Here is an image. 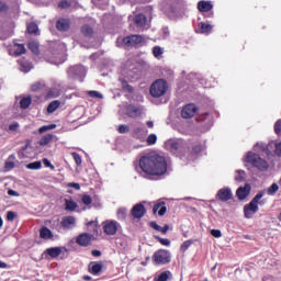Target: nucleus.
I'll list each match as a JSON object with an SVG mask.
<instances>
[{"label":"nucleus","instance_id":"1","mask_svg":"<svg viewBox=\"0 0 281 281\" xmlns=\"http://www.w3.org/2000/svg\"><path fill=\"white\" fill-rule=\"evenodd\" d=\"M139 167L145 175H151L153 177H161L168 172L166 158L155 153L143 156L139 160Z\"/></svg>","mask_w":281,"mask_h":281},{"label":"nucleus","instance_id":"2","mask_svg":"<svg viewBox=\"0 0 281 281\" xmlns=\"http://www.w3.org/2000/svg\"><path fill=\"white\" fill-rule=\"evenodd\" d=\"M243 164L248 170L249 168H255L259 170V172H267V170H269V162L254 151H248L244 155Z\"/></svg>","mask_w":281,"mask_h":281},{"label":"nucleus","instance_id":"3","mask_svg":"<svg viewBox=\"0 0 281 281\" xmlns=\"http://www.w3.org/2000/svg\"><path fill=\"white\" fill-rule=\"evenodd\" d=\"M265 196V191H261L256 194V196L250 201V203L244 206V216L245 218H254V215L258 212L260 205V199Z\"/></svg>","mask_w":281,"mask_h":281},{"label":"nucleus","instance_id":"4","mask_svg":"<svg viewBox=\"0 0 281 281\" xmlns=\"http://www.w3.org/2000/svg\"><path fill=\"white\" fill-rule=\"evenodd\" d=\"M167 92L168 82L164 79H158L150 86V95H153V98H161L166 95Z\"/></svg>","mask_w":281,"mask_h":281},{"label":"nucleus","instance_id":"5","mask_svg":"<svg viewBox=\"0 0 281 281\" xmlns=\"http://www.w3.org/2000/svg\"><path fill=\"white\" fill-rule=\"evenodd\" d=\"M140 43H144V37L142 35L119 37L116 41L117 47H135V45H140Z\"/></svg>","mask_w":281,"mask_h":281},{"label":"nucleus","instance_id":"6","mask_svg":"<svg viewBox=\"0 0 281 281\" xmlns=\"http://www.w3.org/2000/svg\"><path fill=\"white\" fill-rule=\"evenodd\" d=\"M102 229L106 236H115L122 229V225L115 220H105L102 222Z\"/></svg>","mask_w":281,"mask_h":281},{"label":"nucleus","instance_id":"7","mask_svg":"<svg viewBox=\"0 0 281 281\" xmlns=\"http://www.w3.org/2000/svg\"><path fill=\"white\" fill-rule=\"evenodd\" d=\"M165 148L166 150H169L170 153H173L175 155H177V157H179L180 153H183L184 147H183V140L181 139H168L165 143Z\"/></svg>","mask_w":281,"mask_h":281},{"label":"nucleus","instance_id":"8","mask_svg":"<svg viewBox=\"0 0 281 281\" xmlns=\"http://www.w3.org/2000/svg\"><path fill=\"white\" fill-rule=\"evenodd\" d=\"M170 251L166 249H159L153 255L155 265H168L170 262Z\"/></svg>","mask_w":281,"mask_h":281},{"label":"nucleus","instance_id":"9","mask_svg":"<svg viewBox=\"0 0 281 281\" xmlns=\"http://www.w3.org/2000/svg\"><path fill=\"white\" fill-rule=\"evenodd\" d=\"M196 105L188 104L182 109L181 115L184 120H190V117H194L196 115Z\"/></svg>","mask_w":281,"mask_h":281},{"label":"nucleus","instance_id":"10","mask_svg":"<svg viewBox=\"0 0 281 281\" xmlns=\"http://www.w3.org/2000/svg\"><path fill=\"white\" fill-rule=\"evenodd\" d=\"M232 196H233V193H232V189L229 188L220 189L216 194V199H218L220 201H223L224 203L229 201Z\"/></svg>","mask_w":281,"mask_h":281},{"label":"nucleus","instance_id":"11","mask_svg":"<svg viewBox=\"0 0 281 281\" xmlns=\"http://www.w3.org/2000/svg\"><path fill=\"white\" fill-rule=\"evenodd\" d=\"M251 192V186L245 184V187H239L236 191V196L239 199V201H245L247 196H249Z\"/></svg>","mask_w":281,"mask_h":281},{"label":"nucleus","instance_id":"12","mask_svg":"<svg viewBox=\"0 0 281 281\" xmlns=\"http://www.w3.org/2000/svg\"><path fill=\"white\" fill-rule=\"evenodd\" d=\"M10 56H21L25 54V46L23 44L13 43L9 48Z\"/></svg>","mask_w":281,"mask_h":281},{"label":"nucleus","instance_id":"13","mask_svg":"<svg viewBox=\"0 0 281 281\" xmlns=\"http://www.w3.org/2000/svg\"><path fill=\"white\" fill-rule=\"evenodd\" d=\"M144 113V109L136 105H128L127 106V115L130 117H139Z\"/></svg>","mask_w":281,"mask_h":281},{"label":"nucleus","instance_id":"14","mask_svg":"<svg viewBox=\"0 0 281 281\" xmlns=\"http://www.w3.org/2000/svg\"><path fill=\"white\" fill-rule=\"evenodd\" d=\"M61 226L65 229H74V227H76V217H74V216H65L61 220Z\"/></svg>","mask_w":281,"mask_h":281},{"label":"nucleus","instance_id":"15","mask_svg":"<svg viewBox=\"0 0 281 281\" xmlns=\"http://www.w3.org/2000/svg\"><path fill=\"white\" fill-rule=\"evenodd\" d=\"M144 214H146V209L143 204H136L132 209V216H134V218H142Z\"/></svg>","mask_w":281,"mask_h":281},{"label":"nucleus","instance_id":"16","mask_svg":"<svg viewBox=\"0 0 281 281\" xmlns=\"http://www.w3.org/2000/svg\"><path fill=\"white\" fill-rule=\"evenodd\" d=\"M77 244L81 247H89L91 245V235L89 234H81L77 237Z\"/></svg>","mask_w":281,"mask_h":281},{"label":"nucleus","instance_id":"17","mask_svg":"<svg viewBox=\"0 0 281 281\" xmlns=\"http://www.w3.org/2000/svg\"><path fill=\"white\" fill-rule=\"evenodd\" d=\"M125 74L131 80H137L139 78V69L135 66H127Z\"/></svg>","mask_w":281,"mask_h":281},{"label":"nucleus","instance_id":"18","mask_svg":"<svg viewBox=\"0 0 281 281\" xmlns=\"http://www.w3.org/2000/svg\"><path fill=\"white\" fill-rule=\"evenodd\" d=\"M40 237L43 238V240H52L54 238V233L47 227H42L40 231Z\"/></svg>","mask_w":281,"mask_h":281},{"label":"nucleus","instance_id":"19","mask_svg":"<svg viewBox=\"0 0 281 281\" xmlns=\"http://www.w3.org/2000/svg\"><path fill=\"white\" fill-rule=\"evenodd\" d=\"M46 254L49 258H58L63 254V247L48 248L46 249Z\"/></svg>","mask_w":281,"mask_h":281},{"label":"nucleus","instance_id":"20","mask_svg":"<svg viewBox=\"0 0 281 281\" xmlns=\"http://www.w3.org/2000/svg\"><path fill=\"white\" fill-rule=\"evenodd\" d=\"M153 212H154V214H157V212H158L159 216H164V214H166V212H167L166 202L157 203L154 206Z\"/></svg>","mask_w":281,"mask_h":281},{"label":"nucleus","instance_id":"21","mask_svg":"<svg viewBox=\"0 0 281 281\" xmlns=\"http://www.w3.org/2000/svg\"><path fill=\"white\" fill-rule=\"evenodd\" d=\"M213 5L211 1H200L198 3V10L200 12H210L212 10Z\"/></svg>","mask_w":281,"mask_h":281},{"label":"nucleus","instance_id":"22","mask_svg":"<svg viewBox=\"0 0 281 281\" xmlns=\"http://www.w3.org/2000/svg\"><path fill=\"white\" fill-rule=\"evenodd\" d=\"M56 27L60 32H66V30H69V20H66V19L58 20Z\"/></svg>","mask_w":281,"mask_h":281},{"label":"nucleus","instance_id":"23","mask_svg":"<svg viewBox=\"0 0 281 281\" xmlns=\"http://www.w3.org/2000/svg\"><path fill=\"white\" fill-rule=\"evenodd\" d=\"M76 207H78V203H76V201H74L72 199L65 200V210H67V212H74Z\"/></svg>","mask_w":281,"mask_h":281},{"label":"nucleus","instance_id":"24","mask_svg":"<svg viewBox=\"0 0 281 281\" xmlns=\"http://www.w3.org/2000/svg\"><path fill=\"white\" fill-rule=\"evenodd\" d=\"M70 71L72 74H75L76 76H79L80 78H82L87 74V69H85V67H82V66H75V67L70 68Z\"/></svg>","mask_w":281,"mask_h":281},{"label":"nucleus","instance_id":"25","mask_svg":"<svg viewBox=\"0 0 281 281\" xmlns=\"http://www.w3.org/2000/svg\"><path fill=\"white\" fill-rule=\"evenodd\" d=\"M134 21H135V24H136L138 27H146V22H147L146 15H144V14H138V15L135 16Z\"/></svg>","mask_w":281,"mask_h":281},{"label":"nucleus","instance_id":"26","mask_svg":"<svg viewBox=\"0 0 281 281\" xmlns=\"http://www.w3.org/2000/svg\"><path fill=\"white\" fill-rule=\"evenodd\" d=\"M150 226L153 227V229H156V232H161V234H168V229H170V226L168 224L161 227L157 223L151 222Z\"/></svg>","mask_w":281,"mask_h":281},{"label":"nucleus","instance_id":"27","mask_svg":"<svg viewBox=\"0 0 281 281\" xmlns=\"http://www.w3.org/2000/svg\"><path fill=\"white\" fill-rule=\"evenodd\" d=\"M89 269H90V273H92V276H98V273H100V271H102V263H90Z\"/></svg>","mask_w":281,"mask_h":281},{"label":"nucleus","instance_id":"28","mask_svg":"<svg viewBox=\"0 0 281 281\" xmlns=\"http://www.w3.org/2000/svg\"><path fill=\"white\" fill-rule=\"evenodd\" d=\"M172 278V273L170 271L161 272L154 281H168Z\"/></svg>","mask_w":281,"mask_h":281},{"label":"nucleus","instance_id":"29","mask_svg":"<svg viewBox=\"0 0 281 281\" xmlns=\"http://www.w3.org/2000/svg\"><path fill=\"white\" fill-rule=\"evenodd\" d=\"M245 177H247L245 170H237L235 172V181H237V183H243V181H245Z\"/></svg>","mask_w":281,"mask_h":281},{"label":"nucleus","instance_id":"30","mask_svg":"<svg viewBox=\"0 0 281 281\" xmlns=\"http://www.w3.org/2000/svg\"><path fill=\"white\" fill-rule=\"evenodd\" d=\"M201 34H210L212 32V25L207 23H200L199 24Z\"/></svg>","mask_w":281,"mask_h":281},{"label":"nucleus","instance_id":"31","mask_svg":"<svg viewBox=\"0 0 281 281\" xmlns=\"http://www.w3.org/2000/svg\"><path fill=\"white\" fill-rule=\"evenodd\" d=\"M42 167H43V164L41 161H34L26 165V168L29 170H41Z\"/></svg>","mask_w":281,"mask_h":281},{"label":"nucleus","instance_id":"32","mask_svg":"<svg viewBox=\"0 0 281 281\" xmlns=\"http://www.w3.org/2000/svg\"><path fill=\"white\" fill-rule=\"evenodd\" d=\"M52 139H54V136L52 134L43 136L42 139L40 140V146H47V144H49Z\"/></svg>","mask_w":281,"mask_h":281},{"label":"nucleus","instance_id":"33","mask_svg":"<svg viewBox=\"0 0 281 281\" xmlns=\"http://www.w3.org/2000/svg\"><path fill=\"white\" fill-rule=\"evenodd\" d=\"M278 190H280V187L278 186V183H272L271 187H269L267 189V193L270 195V196H273L276 194V192H278Z\"/></svg>","mask_w":281,"mask_h":281},{"label":"nucleus","instance_id":"34","mask_svg":"<svg viewBox=\"0 0 281 281\" xmlns=\"http://www.w3.org/2000/svg\"><path fill=\"white\" fill-rule=\"evenodd\" d=\"M30 104H32V98H30V97L23 98L20 101L21 109H27L30 106Z\"/></svg>","mask_w":281,"mask_h":281},{"label":"nucleus","instance_id":"35","mask_svg":"<svg viewBox=\"0 0 281 281\" xmlns=\"http://www.w3.org/2000/svg\"><path fill=\"white\" fill-rule=\"evenodd\" d=\"M58 106H60V101H53L49 103V105L47 108V112L54 113V111H56V109H58Z\"/></svg>","mask_w":281,"mask_h":281},{"label":"nucleus","instance_id":"36","mask_svg":"<svg viewBox=\"0 0 281 281\" xmlns=\"http://www.w3.org/2000/svg\"><path fill=\"white\" fill-rule=\"evenodd\" d=\"M153 54L155 58H161V56H164V48H161L160 46H155L153 48Z\"/></svg>","mask_w":281,"mask_h":281},{"label":"nucleus","instance_id":"37","mask_svg":"<svg viewBox=\"0 0 281 281\" xmlns=\"http://www.w3.org/2000/svg\"><path fill=\"white\" fill-rule=\"evenodd\" d=\"M27 32L29 34H38V25L36 23H30L27 25Z\"/></svg>","mask_w":281,"mask_h":281},{"label":"nucleus","instance_id":"38","mask_svg":"<svg viewBox=\"0 0 281 281\" xmlns=\"http://www.w3.org/2000/svg\"><path fill=\"white\" fill-rule=\"evenodd\" d=\"M14 157L10 156L4 165L5 170H12L14 168Z\"/></svg>","mask_w":281,"mask_h":281},{"label":"nucleus","instance_id":"39","mask_svg":"<svg viewBox=\"0 0 281 281\" xmlns=\"http://www.w3.org/2000/svg\"><path fill=\"white\" fill-rule=\"evenodd\" d=\"M29 49H31V52H33V54H38V43L34 42V41L30 42Z\"/></svg>","mask_w":281,"mask_h":281},{"label":"nucleus","instance_id":"40","mask_svg":"<svg viewBox=\"0 0 281 281\" xmlns=\"http://www.w3.org/2000/svg\"><path fill=\"white\" fill-rule=\"evenodd\" d=\"M20 69L24 71V74H27L32 69V64L30 63H20Z\"/></svg>","mask_w":281,"mask_h":281},{"label":"nucleus","instance_id":"41","mask_svg":"<svg viewBox=\"0 0 281 281\" xmlns=\"http://www.w3.org/2000/svg\"><path fill=\"white\" fill-rule=\"evenodd\" d=\"M54 128H56V124L44 125L40 127V133H47V131H54Z\"/></svg>","mask_w":281,"mask_h":281},{"label":"nucleus","instance_id":"42","mask_svg":"<svg viewBox=\"0 0 281 281\" xmlns=\"http://www.w3.org/2000/svg\"><path fill=\"white\" fill-rule=\"evenodd\" d=\"M43 87H45V83L37 81L31 86V91H40Z\"/></svg>","mask_w":281,"mask_h":281},{"label":"nucleus","instance_id":"43","mask_svg":"<svg viewBox=\"0 0 281 281\" xmlns=\"http://www.w3.org/2000/svg\"><path fill=\"white\" fill-rule=\"evenodd\" d=\"M147 144H148L149 146H153V145L157 144V135L150 134V135L147 137Z\"/></svg>","mask_w":281,"mask_h":281},{"label":"nucleus","instance_id":"44","mask_svg":"<svg viewBox=\"0 0 281 281\" xmlns=\"http://www.w3.org/2000/svg\"><path fill=\"white\" fill-rule=\"evenodd\" d=\"M192 245V240H186L181 246H180V251L184 252L190 249V246Z\"/></svg>","mask_w":281,"mask_h":281},{"label":"nucleus","instance_id":"45","mask_svg":"<svg viewBox=\"0 0 281 281\" xmlns=\"http://www.w3.org/2000/svg\"><path fill=\"white\" fill-rule=\"evenodd\" d=\"M81 201L83 205H91V203H93V200L91 199V196L87 194L82 195Z\"/></svg>","mask_w":281,"mask_h":281},{"label":"nucleus","instance_id":"46","mask_svg":"<svg viewBox=\"0 0 281 281\" xmlns=\"http://www.w3.org/2000/svg\"><path fill=\"white\" fill-rule=\"evenodd\" d=\"M71 156L75 160V164H77V166H81L82 158L80 157V155L78 153H72Z\"/></svg>","mask_w":281,"mask_h":281},{"label":"nucleus","instance_id":"47","mask_svg":"<svg viewBox=\"0 0 281 281\" xmlns=\"http://www.w3.org/2000/svg\"><path fill=\"white\" fill-rule=\"evenodd\" d=\"M81 32L86 36H89L90 34H92L93 30L89 25H85L82 26Z\"/></svg>","mask_w":281,"mask_h":281},{"label":"nucleus","instance_id":"48","mask_svg":"<svg viewBox=\"0 0 281 281\" xmlns=\"http://www.w3.org/2000/svg\"><path fill=\"white\" fill-rule=\"evenodd\" d=\"M155 238H156L157 240H159L165 247H170V239H168V238H161V237H157V236H155Z\"/></svg>","mask_w":281,"mask_h":281},{"label":"nucleus","instance_id":"49","mask_svg":"<svg viewBox=\"0 0 281 281\" xmlns=\"http://www.w3.org/2000/svg\"><path fill=\"white\" fill-rule=\"evenodd\" d=\"M211 235L214 237V238H221L223 236V233L221 232V229H212L211 231Z\"/></svg>","mask_w":281,"mask_h":281},{"label":"nucleus","instance_id":"50","mask_svg":"<svg viewBox=\"0 0 281 281\" xmlns=\"http://www.w3.org/2000/svg\"><path fill=\"white\" fill-rule=\"evenodd\" d=\"M88 93L91 98H99L100 100H102V98H103L102 93H100L98 91H89Z\"/></svg>","mask_w":281,"mask_h":281},{"label":"nucleus","instance_id":"51","mask_svg":"<svg viewBox=\"0 0 281 281\" xmlns=\"http://www.w3.org/2000/svg\"><path fill=\"white\" fill-rule=\"evenodd\" d=\"M274 131L277 133V135L281 134V120L277 121L274 124Z\"/></svg>","mask_w":281,"mask_h":281},{"label":"nucleus","instance_id":"52","mask_svg":"<svg viewBox=\"0 0 281 281\" xmlns=\"http://www.w3.org/2000/svg\"><path fill=\"white\" fill-rule=\"evenodd\" d=\"M117 216L119 218H126V209H119Z\"/></svg>","mask_w":281,"mask_h":281},{"label":"nucleus","instance_id":"53","mask_svg":"<svg viewBox=\"0 0 281 281\" xmlns=\"http://www.w3.org/2000/svg\"><path fill=\"white\" fill-rule=\"evenodd\" d=\"M14 218H16V213L9 211L7 213V221H14Z\"/></svg>","mask_w":281,"mask_h":281},{"label":"nucleus","instance_id":"54","mask_svg":"<svg viewBox=\"0 0 281 281\" xmlns=\"http://www.w3.org/2000/svg\"><path fill=\"white\" fill-rule=\"evenodd\" d=\"M43 164L46 168H50L52 170H54V165H52V162L49 161V159L44 158L43 159Z\"/></svg>","mask_w":281,"mask_h":281},{"label":"nucleus","instance_id":"55","mask_svg":"<svg viewBox=\"0 0 281 281\" xmlns=\"http://www.w3.org/2000/svg\"><path fill=\"white\" fill-rule=\"evenodd\" d=\"M71 5V2L69 0H64L59 3V8H69Z\"/></svg>","mask_w":281,"mask_h":281},{"label":"nucleus","instance_id":"56","mask_svg":"<svg viewBox=\"0 0 281 281\" xmlns=\"http://www.w3.org/2000/svg\"><path fill=\"white\" fill-rule=\"evenodd\" d=\"M142 131H143L144 135H148V131H147V130H144V128H136V130H135V135H137L138 137H142V136L139 135V133H142Z\"/></svg>","mask_w":281,"mask_h":281},{"label":"nucleus","instance_id":"57","mask_svg":"<svg viewBox=\"0 0 281 281\" xmlns=\"http://www.w3.org/2000/svg\"><path fill=\"white\" fill-rule=\"evenodd\" d=\"M68 188H74L75 190H80V183L70 182V183H68Z\"/></svg>","mask_w":281,"mask_h":281},{"label":"nucleus","instance_id":"58","mask_svg":"<svg viewBox=\"0 0 281 281\" xmlns=\"http://www.w3.org/2000/svg\"><path fill=\"white\" fill-rule=\"evenodd\" d=\"M27 150H32V148L26 145V146L23 148L22 155H24V157H32V155H29V154H27Z\"/></svg>","mask_w":281,"mask_h":281},{"label":"nucleus","instance_id":"59","mask_svg":"<svg viewBox=\"0 0 281 281\" xmlns=\"http://www.w3.org/2000/svg\"><path fill=\"white\" fill-rule=\"evenodd\" d=\"M119 133H128V126L120 125L119 126Z\"/></svg>","mask_w":281,"mask_h":281},{"label":"nucleus","instance_id":"60","mask_svg":"<svg viewBox=\"0 0 281 281\" xmlns=\"http://www.w3.org/2000/svg\"><path fill=\"white\" fill-rule=\"evenodd\" d=\"M9 131H19V123H12L10 126H9Z\"/></svg>","mask_w":281,"mask_h":281},{"label":"nucleus","instance_id":"61","mask_svg":"<svg viewBox=\"0 0 281 281\" xmlns=\"http://www.w3.org/2000/svg\"><path fill=\"white\" fill-rule=\"evenodd\" d=\"M254 150H265V145L260 144V143H257L255 146H254Z\"/></svg>","mask_w":281,"mask_h":281},{"label":"nucleus","instance_id":"62","mask_svg":"<svg viewBox=\"0 0 281 281\" xmlns=\"http://www.w3.org/2000/svg\"><path fill=\"white\" fill-rule=\"evenodd\" d=\"M276 154L281 157V143L276 145Z\"/></svg>","mask_w":281,"mask_h":281},{"label":"nucleus","instance_id":"63","mask_svg":"<svg viewBox=\"0 0 281 281\" xmlns=\"http://www.w3.org/2000/svg\"><path fill=\"white\" fill-rule=\"evenodd\" d=\"M8 194H9V196H20L19 192H16V191H14V190H12V189H10V190L8 191Z\"/></svg>","mask_w":281,"mask_h":281},{"label":"nucleus","instance_id":"64","mask_svg":"<svg viewBox=\"0 0 281 281\" xmlns=\"http://www.w3.org/2000/svg\"><path fill=\"white\" fill-rule=\"evenodd\" d=\"M5 10H8V7L5 5V3L0 2V12H5Z\"/></svg>","mask_w":281,"mask_h":281}]
</instances>
